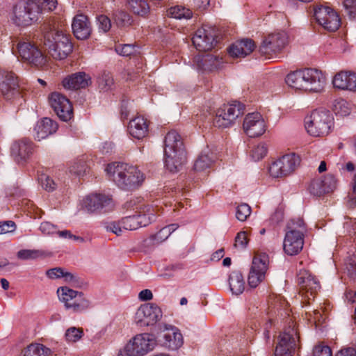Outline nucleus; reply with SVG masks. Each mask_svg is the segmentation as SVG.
Listing matches in <instances>:
<instances>
[{
  "label": "nucleus",
  "instance_id": "1",
  "mask_svg": "<svg viewBox=\"0 0 356 356\" xmlns=\"http://www.w3.org/2000/svg\"><path fill=\"white\" fill-rule=\"evenodd\" d=\"M286 83L291 89L303 92H321L326 84V77L315 69L296 70L288 74Z\"/></svg>",
  "mask_w": 356,
  "mask_h": 356
},
{
  "label": "nucleus",
  "instance_id": "2",
  "mask_svg": "<svg viewBox=\"0 0 356 356\" xmlns=\"http://www.w3.org/2000/svg\"><path fill=\"white\" fill-rule=\"evenodd\" d=\"M164 160L166 167L173 172L184 161L186 152L179 133L171 130L167 133L163 145Z\"/></svg>",
  "mask_w": 356,
  "mask_h": 356
},
{
  "label": "nucleus",
  "instance_id": "3",
  "mask_svg": "<svg viewBox=\"0 0 356 356\" xmlns=\"http://www.w3.org/2000/svg\"><path fill=\"white\" fill-rule=\"evenodd\" d=\"M106 172L118 184L129 187L140 186L145 179L143 172L137 167L126 163L108 164Z\"/></svg>",
  "mask_w": 356,
  "mask_h": 356
},
{
  "label": "nucleus",
  "instance_id": "4",
  "mask_svg": "<svg viewBox=\"0 0 356 356\" xmlns=\"http://www.w3.org/2000/svg\"><path fill=\"white\" fill-rule=\"evenodd\" d=\"M36 1H17L10 14V22L19 29H25L35 24L38 18Z\"/></svg>",
  "mask_w": 356,
  "mask_h": 356
},
{
  "label": "nucleus",
  "instance_id": "5",
  "mask_svg": "<svg viewBox=\"0 0 356 356\" xmlns=\"http://www.w3.org/2000/svg\"><path fill=\"white\" fill-rule=\"evenodd\" d=\"M45 44L51 56L56 60L65 59L72 51V44L70 38L63 31L53 29L44 35Z\"/></svg>",
  "mask_w": 356,
  "mask_h": 356
},
{
  "label": "nucleus",
  "instance_id": "6",
  "mask_svg": "<svg viewBox=\"0 0 356 356\" xmlns=\"http://www.w3.org/2000/svg\"><path fill=\"white\" fill-rule=\"evenodd\" d=\"M333 124V118L326 111L315 110L305 119L307 132L315 137L327 135Z\"/></svg>",
  "mask_w": 356,
  "mask_h": 356
},
{
  "label": "nucleus",
  "instance_id": "7",
  "mask_svg": "<svg viewBox=\"0 0 356 356\" xmlns=\"http://www.w3.org/2000/svg\"><path fill=\"white\" fill-rule=\"evenodd\" d=\"M184 343V337L180 330L172 325H165L158 332L156 343L168 351H177Z\"/></svg>",
  "mask_w": 356,
  "mask_h": 356
},
{
  "label": "nucleus",
  "instance_id": "8",
  "mask_svg": "<svg viewBox=\"0 0 356 356\" xmlns=\"http://www.w3.org/2000/svg\"><path fill=\"white\" fill-rule=\"evenodd\" d=\"M242 114L243 106L240 103L223 104L216 111L213 124L220 129L229 127Z\"/></svg>",
  "mask_w": 356,
  "mask_h": 356
},
{
  "label": "nucleus",
  "instance_id": "9",
  "mask_svg": "<svg viewBox=\"0 0 356 356\" xmlns=\"http://www.w3.org/2000/svg\"><path fill=\"white\" fill-rule=\"evenodd\" d=\"M59 300L67 309L74 312H81L89 307L90 302L82 293L74 291L67 286L60 287L57 290Z\"/></svg>",
  "mask_w": 356,
  "mask_h": 356
},
{
  "label": "nucleus",
  "instance_id": "10",
  "mask_svg": "<svg viewBox=\"0 0 356 356\" xmlns=\"http://www.w3.org/2000/svg\"><path fill=\"white\" fill-rule=\"evenodd\" d=\"M47 102L61 120L68 122L73 118L72 104L64 95L58 92H51L47 97Z\"/></svg>",
  "mask_w": 356,
  "mask_h": 356
},
{
  "label": "nucleus",
  "instance_id": "11",
  "mask_svg": "<svg viewBox=\"0 0 356 356\" xmlns=\"http://www.w3.org/2000/svg\"><path fill=\"white\" fill-rule=\"evenodd\" d=\"M314 15L316 22L327 31L334 32L341 26V21L339 15L329 6L316 7L314 9Z\"/></svg>",
  "mask_w": 356,
  "mask_h": 356
},
{
  "label": "nucleus",
  "instance_id": "12",
  "mask_svg": "<svg viewBox=\"0 0 356 356\" xmlns=\"http://www.w3.org/2000/svg\"><path fill=\"white\" fill-rule=\"evenodd\" d=\"M300 164L298 156L286 154L273 163L269 168V173L273 177H282L291 175Z\"/></svg>",
  "mask_w": 356,
  "mask_h": 356
},
{
  "label": "nucleus",
  "instance_id": "13",
  "mask_svg": "<svg viewBox=\"0 0 356 356\" xmlns=\"http://www.w3.org/2000/svg\"><path fill=\"white\" fill-rule=\"evenodd\" d=\"M288 44V35L284 31H275L267 35L260 47L264 54L280 52Z\"/></svg>",
  "mask_w": 356,
  "mask_h": 356
},
{
  "label": "nucleus",
  "instance_id": "14",
  "mask_svg": "<svg viewBox=\"0 0 356 356\" xmlns=\"http://www.w3.org/2000/svg\"><path fill=\"white\" fill-rule=\"evenodd\" d=\"M268 268V260L265 256L253 259L248 276V283L251 288H256L265 279Z\"/></svg>",
  "mask_w": 356,
  "mask_h": 356
},
{
  "label": "nucleus",
  "instance_id": "15",
  "mask_svg": "<svg viewBox=\"0 0 356 356\" xmlns=\"http://www.w3.org/2000/svg\"><path fill=\"white\" fill-rule=\"evenodd\" d=\"M161 317L162 312L159 307L145 304L137 309L134 321L140 326H149L156 324Z\"/></svg>",
  "mask_w": 356,
  "mask_h": 356
},
{
  "label": "nucleus",
  "instance_id": "16",
  "mask_svg": "<svg viewBox=\"0 0 356 356\" xmlns=\"http://www.w3.org/2000/svg\"><path fill=\"white\" fill-rule=\"evenodd\" d=\"M266 124L261 115L259 113H248L243 122V130L250 138L262 136L266 131Z\"/></svg>",
  "mask_w": 356,
  "mask_h": 356
},
{
  "label": "nucleus",
  "instance_id": "17",
  "mask_svg": "<svg viewBox=\"0 0 356 356\" xmlns=\"http://www.w3.org/2000/svg\"><path fill=\"white\" fill-rule=\"evenodd\" d=\"M127 343L137 356H144L154 348L156 339L149 333H142L135 335Z\"/></svg>",
  "mask_w": 356,
  "mask_h": 356
},
{
  "label": "nucleus",
  "instance_id": "18",
  "mask_svg": "<svg viewBox=\"0 0 356 356\" xmlns=\"http://www.w3.org/2000/svg\"><path fill=\"white\" fill-rule=\"evenodd\" d=\"M332 84L337 90L356 92V73L353 71H340L333 76Z\"/></svg>",
  "mask_w": 356,
  "mask_h": 356
},
{
  "label": "nucleus",
  "instance_id": "19",
  "mask_svg": "<svg viewBox=\"0 0 356 356\" xmlns=\"http://www.w3.org/2000/svg\"><path fill=\"white\" fill-rule=\"evenodd\" d=\"M193 43L200 51L211 50L215 44L213 29L209 27H202L197 29L193 38Z\"/></svg>",
  "mask_w": 356,
  "mask_h": 356
},
{
  "label": "nucleus",
  "instance_id": "20",
  "mask_svg": "<svg viewBox=\"0 0 356 356\" xmlns=\"http://www.w3.org/2000/svg\"><path fill=\"white\" fill-rule=\"evenodd\" d=\"M17 49L22 59L31 65H38L43 60L42 53L29 42H19L17 44Z\"/></svg>",
  "mask_w": 356,
  "mask_h": 356
},
{
  "label": "nucleus",
  "instance_id": "21",
  "mask_svg": "<svg viewBox=\"0 0 356 356\" xmlns=\"http://www.w3.org/2000/svg\"><path fill=\"white\" fill-rule=\"evenodd\" d=\"M72 29L77 39H87L91 34V26L87 16L82 14L76 15L72 20Z\"/></svg>",
  "mask_w": 356,
  "mask_h": 356
},
{
  "label": "nucleus",
  "instance_id": "22",
  "mask_svg": "<svg viewBox=\"0 0 356 356\" xmlns=\"http://www.w3.org/2000/svg\"><path fill=\"white\" fill-rule=\"evenodd\" d=\"M91 83L90 77L85 72H77L65 77L62 86L66 90H73L84 88Z\"/></svg>",
  "mask_w": 356,
  "mask_h": 356
},
{
  "label": "nucleus",
  "instance_id": "23",
  "mask_svg": "<svg viewBox=\"0 0 356 356\" xmlns=\"http://www.w3.org/2000/svg\"><path fill=\"white\" fill-rule=\"evenodd\" d=\"M255 49L254 42L249 39L236 41L227 49L229 55L232 58H243L250 54Z\"/></svg>",
  "mask_w": 356,
  "mask_h": 356
},
{
  "label": "nucleus",
  "instance_id": "24",
  "mask_svg": "<svg viewBox=\"0 0 356 356\" xmlns=\"http://www.w3.org/2000/svg\"><path fill=\"white\" fill-rule=\"evenodd\" d=\"M305 236L286 234L283 241L284 252L289 255L294 256L299 254L303 248Z\"/></svg>",
  "mask_w": 356,
  "mask_h": 356
},
{
  "label": "nucleus",
  "instance_id": "25",
  "mask_svg": "<svg viewBox=\"0 0 356 356\" xmlns=\"http://www.w3.org/2000/svg\"><path fill=\"white\" fill-rule=\"evenodd\" d=\"M128 129L132 137L142 139L148 134L149 124L143 117L137 116L129 122Z\"/></svg>",
  "mask_w": 356,
  "mask_h": 356
},
{
  "label": "nucleus",
  "instance_id": "26",
  "mask_svg": "<svg viewBox=\"0 0 356 356\" xmlns=\"http://www.w3.org/2000/svg\"><path fill=\"white\" fill-rule=\"evenodd\" d=\"M34 129L35 137L40 140L54 134L58 129V124L51 119L44 118L37 122Z\"/></svg>",
  "mask_w": 356,
  "mask_h": 356
},
{
  "label": "nucleus",
  "instance_id": "27",
  "mask_svg": "<svg viewBox=\"0 0 356 356\" xmlns=\"http://www.w3.org/2000/svg\"><path fill=\"white\" fill-rule=\"evenodd\" d=\"M111 204V199L109 197L100 194L90 195L85 201L86 207L90 212L108 207Z\"/></svg>",
  "mask_w": 356,
  "mask_h": 356
},
{
  "label": "nucleus",
  "instance_id": "28",
  "mask_svg": "<svg viewBox=\"0 0 356 356\" xmlns=\"http://www.w3.org/2000/svg\"><path fill=\"white\" fill-rule=\"evenodd\" d=\"M297 280L298 284L305 289L317 290L320 289L319 282L307 270H300Z\"/></svg>",
  "mask_w": 356,
  "mask_h": 356
},
{
  "label": "nucleus",
  "instance_id": "29",
  "mask_svg": "<svg viewBox=\"0 0 356 356\" xmlns=\"http://www.w3.org/2000/svg\"><path fill=\"white\" fill-rule=\"evenodd\" d=\"M298 341L299 337L296 330L293 328H289L280 335L278 343H281L282 341L284 348L294 351L298 346Z\"/></svg>",
  "mask_w": 356,
  "mask_h": 356
},
{
  "label": "nucleus",
  "instance_id": "30",
  "mask_svg": "<svg viewBox=\"0 0 356 356\" xmlns=\"http://www.w3.org/2000/svg\"><path fill=\"white\" fill-rule=\"evenodd\" d=\"M306 231V225L303 219L300 217H295L288 221L285 233L305 236Z\"/></svg>",
  "mask_w": 356,
  "mask_h": 356
},
{
  "label": "nucleus",
  "instance_id": "31",
  "mask_svg": "<svg viewBox=\"0 0 356 356\" xmlns=\"http://www.w3.org/2000/svg\"><path fill=\"white\" fill-rule=\"evenodd\" d=\"M229 286L233 294H241L245 289V284L241 272L233 271L229 278Z\"/></svg>",
  "mask_w": 356,
  "mask_h": 356
},
{
  "label": "nucleus",
  "instance_id": "32",
  "mask_svg": "<svg viewBox=\"0 0 356 356\" xmlns=\"http://www.w3.org/2000/svg\"><path fill=\"white\" fill-rule=\"evenodd\" d=\"M166 15L175 19H190L193 17V12L182 5H177L169 8L166 10Z\"/></svg>",
  "mask_w": 356,
  "mask_h": 356
},
{
  "label": "nucleus",
  "instance_id": "33",
  "mask_svg": "<svg viewBox=\"0 0 356 356\" xmlns=\"http://www.w3.org/2000/svg\"><path fill=\"white\" fill-rule=\"evenodd\" d=\"M51 353L49 348L41 343H31L23 351L22 356H49Z\"/></svg>",
  "mask_w": 356,
  "mask_h": 356
},
{
  "label": "nucleus",
  "instance_id": "34",
  "mask_svg": "<svg viewBox=\"0 0 356 356\" xmlns=\"http://www.w3.org/2000/svg\"><path fill=\"white\" fill-rule=\"evenodd\" d=\"M333 108L337 114L346 116L350 114L355 106L343 98H338L333 102Z\"/></svg>",
  "mask_w": 356,
  "mask_h": 356
},
{
  "label": "nucleus",
  "instance_id": "35",
  "mask_svg": "<svg viewBox=\"0 0 356 356\" xmlns=\"http://www.w3.org/2000/svg\"><path fill=\"white\" fill-rule=\"evenodd\" d=\"M15 74L13 72H0V90L6 95L15 87Z\"/></svg>",
  "mask_w": 356,
  "mask_h": 356
},
{
  "label": "nucleus",
  "instance_id": "36",
  "mask_svg": "<svg viewBox=\"0 0 356 356\" xmlns=\"http://www.w3.org/2000/svg\"><path fill=\"white\" fill-rule=\"evenodd\" d=\"M213 162L212 154L209 152L202 153L194 164L196 172H202L209 168Z\"/></svg>",
  "mask_w": 356,
  "mask_h": 356
},
{
  "label": "nucleus",
  "instance_id": "37",
  "mask_svg": "<svg viewBox=\"0 0 356 356\" xmlns=\"http://www.w3.org/2000/svg\"><path fill=\"white\" fill-rule=\"evenodd\" d=\"M10 152L11 155L17 161H19L21 159H25L29 155L27 145L19 142H15L12 144Z\"/></svg>",
  "mask_w": 356,
  "mask_h": 356
},
{
  "label": "nucleus",
  "instance_id": "38",
  "mask_svg": "<svg viewBox=\"0 0 356 356\" xmlns=\"http://www.w3.org/2000/svg\"><path fill=\"white\" fill-rule=\"evenodd\" d=\"M178 228L177 224H172L162 228L154 236L155 243H160L165 241L170 234Z\"/></svg>",
  "mask_w": 356,
  "mask_h": 356
},
{
  "label": "nucleus",
  "instance_id": "39",
  "mask_svg": "<svg viewBox=\"0 0 356 356\" xmlns=\"http://www.w3.org/2000/svg\"><path fill=\"white\" fill-rule=\"evenodd\" d=\"M129 7L131 9L134 13L144 16L149 13V6L147 1H128Z\"/></svg>",
  "mask_w": 356,
  "mask_h": 356
},
{
  "label": "nucleus",
  "instance_id": "40",
  "mask_svg": "<svg viewBox=\"0 0 356 356\" xmlns=\"http://www.w3.org/2000/svg\"><path fill=\"white\" fill-rule=\"evenodd\" d=\"M268 154V147L264 143H259L255 146L251 154L252 159L254 161H259L263 159Z\"/></svg>",
  "mask_w": 356,
  "mask_h": 356
},
{
  "label": "nucleus",
  "instance_id": "41",
  "mask_svg": "<svg viewBox=\"0 0 356 356\" xmlns=\"http://www.w3.org/2000/svg\"><path fill=\"white\" fill-rule=\"evenodd\" d=\"M47 275L51 279L65 277L66 281H71L74 279L73 275L64 272L63 268H55L47 270Z\"/></svg>",
  "mask_w": 356,
  "mask_h": 356
},
{
  "label": "nucleus",
  "instance_id": "42",
  "mask_svg": "<svg viewBox=\"0 0 356 356\" xmlns=\"http://www.w3.org/2000/svg\"><path fill=\"white\" fill-rule=\"evenodd\" d=\"M38 6V16L40 14L48 13L55 10L58 6V1H36Z\"/></svg>",
  "mask_w": 356,
  "mask_h": 356
},
{
  "label": "nucleus",
  "instance_id": "43",
  "mask_svg": "<svg viewBox=\"0 0 356 356\" xmlns=\"http://www.w3.org/2000/svg\"><path fill=\"white\" fill-rule=\"evenodd\" d=\"M251 214V208L247 204H241L236 207V217L241 222L245 221Z\"/></svg>",
  "mask_w": 356,
  "mask_h": 356
},
{
  "label": "nucleus",
  "instance_id": "44",
  "mask_svg": "<svg viewBox=\"0 0 356 356\" xmlns=\"http://www.w3.org/2000/svg\"><path fill=\"white\" fill-rule=\"evenodd\" d=\"M122 224L125 231L127 230H135L140 228L137 218L135 216H129L122 220Z\"/></svg>",
  "mask_w": 356,
  "mask_h": 356
},
{
  "label": "nucleus",
  "instance_id": "45",
  "mask_svg": "<svg viewBox=\"0 0 356 356\" xmlns=\"http://www.w3.org/2000/svg\"><path fill=\"white\" fill-rule=\"evenodd\" d=\"M82 330L73 327L67 330L65 338L69 342H76L82 337Z\"/></svg>",
  "mask_w": 356,
  "mask_h": 356
},
{
  "label": "nucleus",
  "instance_id": "46",
  "mask_svg": "<svg viewBox=\"0 0 356 356\" xmlns=\"http://www.w3.org/2000/svg\"><path fill=\"white\" fill-rule=\"evenodd\" d=\"M248 244V234L245 231H241L237 234L235 237L234 246L238 249H244Z\"/></svg>",
  "mask_w": 356,
  "mask_h": 356
},
{
  "label": "nucleus",
  "instance_id": "47",
  "mask_svg": "<svg viewBox=\"0 0 356 356\" xmlns=\"http://www.w3.org/2000/svg\"><path fill=\"white\" fill-rule=\"evenodd\" d=\"M97 26L99 31L108 32L111 28L110 19L106 15H100L97 17Z\"/></svg>",
  "mask_w": 356,
  "mask_h": 356
},
{
  "label": "nucleus",
  "instance_id": "48",
  "mask_svg": "<svg viewBox=\"0 0 356 356\" xmlns=\"http://www.w3.org/2000/svg\"><path fill=\"white\" fill-rule=\"evenodd\" d=\"M204 55H197L194 57L193 60V67L199 72H204L207 71Z\"/></svg>",
  "mask_w": 356,
  "mask_h": 356
},
{
  "label": "nucleus",
  "instance_id": "49",
  "mask_svg": "<svg viewBox=\"0 0 356 356\" xmlns=\"http://www.w3.org/2000/svg\"><path fill=\"white\" fill-rule=\"evenodd\" d=\"M106 229L107 232H111L117 236L122 234L123 232L125 231L122 224V220L118 222H111L106 225Z\"/></svg>",
  "mask_w": 356,
  "mask_h": 356
},
{
  "label": "nucleus",
  "instance_id": "50",
  "mask_svg": "<svg viewBox=\"0 0 356 356\" xmlns=\"http://www.w3.org/2000/svg\"><path fill=\"white\" fill-rule=\"evenodd\" d=\"M205 56V60H204L206 63L207 71H211L215 67H216L220 63V58L218 57L211 55L207 54Z\"/></svg>",
  "mask_w": 356,
  "mask_h": 356
},
{
  "label": "nucleus",
  "instance_id": "51",
  "mask_svg": "<svg viewBox=\"0 0 356 356\" xmlns=\"http://www.w3.org/2000/svg\"><path fill=\"white\" fill-rule=\"evenodd\" d=\"M135 216L137 218L139 227H142L149 225L153 220L154 215L152 212H148Z\"/></svg>",
  "mask_w": 356,
  "mask_h": 356
},
{
  "label": "nucleus",
  "instance_id": "52",
  "mask_svg": "<svg viewBox=\"0 0 356 356\" xmlns=\"http://www.w3.org/2000/svg\"><path fill=\"white\" fill-rule=\"evenodd\" d=\"M313 356H332V350L329 346L316 345L313 349Z\"/></svg>",
  "mask_w": 356,
  "mask_h": 356
},
{
  "label": "nucleus",
  "instance_id": "53",
  "mask_svg": "<svg viewBox=\"0 0 356 356\" xmlns=\"http://www.w3.org/2000/svg\"><path fill=\"white\" fill-rule=\"evenodd\" d=\"M38 256L39 252L35 250H22L17 252L18 258L24 260L35 259Z\"/></svg>",
  "mask_w": 356,
  "mask_h": 356
},
{
  "label": "nucleus",
  "instance_id": "54",
  "mask_svg": "<svg viewBox=\"0 0 356 356\" xmlns=\"http://www.w3.org/2000/svg\"><path fill=\"white\" fill-rule=\"evenodd\" d=\"M40 229L46 235H53L56 234L58 231L57 227L49 222H42L40 225Z\"/></svg>",
  "mask_w": 356,
  "mask_h": 356
},
{
  "label": "nucleus",
  "instance_id": "55",
  "mask_svg": "<svg viewBox=\"0 0 356 356\" xmlns=\"http://www.w3.org/2000/svg\"><path fill=\"white\" fill-rule=\"evenodd\" d=\"M116 52L122 56H128L134 53V47L129 44H120L115 49Z\"/></svg>",
  "mask_w": 356,
  "mask_h": 356
},
{
  "label": "nucleus",
  "instance_id": "56",
  "mask_svg": "<svg viewBox=\"0 0 356 356\" xmlns=\"http://www.w3.org/2000/svg\"><path fill=\"white\" fill-rule=\"evenodd\" d=\"M41 184L42 188L47 191H54L56 186L54 181L47 176H42L41 177Z\"/></svg>",
  "mask_w": 356,
  "mask_h": 356
},
{
  "label": "nucleus",
  "instance_id": "57",
  "mask_svg": "<svg viewBox=\"0 0 356 356\" xmlns=\"http://www.w3.org/2000/svg\"><path fill=\"white\" fill-rule=\"evenodd\" d=\"M15 229V224L13 221H6L0 222V234H4L12 232Z\"/></svg>",
  "mask_w": 356,
  "mask_h": 356
},
{
  "label": "nucleus",
  "instance_id": "58",
  "mask_svg": "<svg viewBox=\"0 0 356 356\" xmlns=\"http://www.w3.org/2000/svg\"><path fill=\"white\" fill-rule=\"evenodd\" d=\"M284 342L277 343L275 350V356H292V353L294 352L283 346Z\"/></svg>",
  "mask_w": 356,
  "mask_h": 356
},
{
  "label": "nucleus",
  "instance_id": "59",
  "mask_svg": "<svg viewBox=\"0 0 356 356\" xmlns=\"http://www.w3.org/2000/svg\"><path fill=\"white\" fill-rule=\"evenodd\" d=\"M343 7L350 17H356V1H344Z\"/></svg>",
  "mask_w": 356,
  "mask_h": 356
},
{
  "label": "nucleus",
  "instance_id": "60",
  "mask_svg": "<svg viewBox=\"0 0 356 356\" xmlns=\"http://www.w3.org/2000/svg\"><path fill=\"white\" fill-rule=\"evenodd\" d=\"M323 181L321 180H314L313 181L309 186L310 191L313 193H321L322 192H325V190L322 188Z\"/></svg>",
  "mask_w": 356,
  "mask_h": 356
},
{
  "label": "nucleus",
  "instance_id": "61",
  "mask_svg": "<svg viewBox=\"0 0 356 356\" xmlns=\"http://www.w3.org/2000/svg\"><path fill=\"white\" fill-rule=\"evenodd\" d=\"M131 349L129 345L126 343L118 350L117 356H137Z\"/></svg>",
  "mask_w": 356,
  "mask_h": 356
},
{
  "label": "nucleus",
  "instance_id": "62",
  "mask_svg": "<svg viewBox=\"0 0 356 356\" xmlns=\"http://www.w3.org/2000/svg\"><path fill=\"white\" fill-rule=\"evenodd\" d=\"M138 297L140 300L143 301H147L152 299L153 294L150 290L144 289L139 293Z\"/></svg>",
  "mask_w": 356,
  "mask_h": 356
},
{
  "label": "nucleus",
  "instance_id": "63",
  "mask_svg": "<svg viewBox=\"0 0 356 356\" xmlns=\"http://www.w3.org/2000/svg\"><path fill=\"white\" fill-rule=\"evenodd\" d=\"M58 235L59 236V237L60 238H72V239H74V240H79L80 239L79 237L78 236H76L75 235H73L70 231H68V230H63V231H57V233Z\"/></svg>",
  "mask_w": 356,
  "mask_h": 356
},
{
  "label": "nucleus",
  "instance_id": "64",
  "mask_svg": "<svg viewBox=\"0 0 356 356\" xmlns=\"http://www.w3.org/2000/svg\"><path fill=\"white\" fill-rule=\"evenodd\" d=\"M337 356H356V352L353 348H346L340 350Z\"/></svg>",
  "mask_w": 356,
  "mask_h": 356
}]
</instances>
